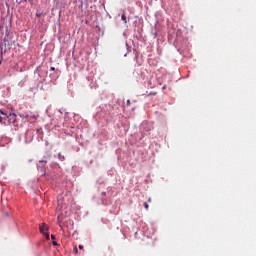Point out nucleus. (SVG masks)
<instances>
[{
  "label": "nucleus",
  "instance_id": "6",
  "mask_svg": "<svg viewBox=\"0 0 256 256\" xmlns=\"http://www.w3.org/2000/svg\"><path fill=\"white\" fill-rule=\"evenodd\" d=\"M73 252H74L75 254L79 253V250L77 249V246L74 247Z\"/></svg>",
  "mask_w": 256,
  "mask_h": 256
},
{
  "label": "nucleus",
  "instance_id": "4",
  "mask_svg": "<svg viewBox=\"0 0 256 256\" xmlns=\"http://www.w3.org/2000/svg\"><path fill=\"white\" fill-rule=\"evenodd\" d=\"M122 21H124V23H127V16L125 15V11L123 12L122 16H121Z\"/></svg>",
  "mask_w": 256,
  "mask_h": 256
},
{
  "label": "nucleus",
  "instance_id": "10",
  "mask_svg": "<svg viewBox=\"0 0 256 256\" xmlns=\"http://www.w3.org/2000/svg\"><path fill=\"white\" fill-rule=\"evenodd\" d=\"M36 17H41V13H36Z\"/></svg>",
  "mask_w": 256,
  "mask_h": 256
},
{
  "label": "nucleus",
  "instance_id": "7",
  "mask_svg": "<svg viewBox=\"0 0 256 256\" xmlns=\"http://www.w3.org/2000/svg\"><path fill=\"white\" fill-rule=\"evenodd\" d=\"M144 208L146 209V211H147V209H149V204L147 202L144 203Z\"/></svg>",
  "mask_w": 256,
  "mask_h": 256
},
{
  "label": "nucleus",
  "instance_id": "15",
  "mask_svg": "<svg viewBox=\"0 0 256 256\" xmlns=\"http://www.w3.org/2000/svg\"><path fill=\"white\" fill-rule=\"evenodd\" d=\"M0 121H1V118H0Z\"/></svg>",
  "mask_w": 256,
  "mask_h": 256
},
{
  "label": "nucleus",
  "instance_id": "2",
  "mask_svg": "<svg viewBox=\"0 0 256 256\" xmlns=\"http://www.w3.org/2000/svg\"><path fill=\"white\" fill-rule=\"evenodd\" d=\"M0 113L1 115H5L10 123H15V121H17V115L15 113L7 115L3 110H0Z\"/></svg>",
  "mask_w": 256,
  "mask_h": 256
},
{
  "label": "nucleus",
  "instance_id": "13",
  "mask_svg": "<svg viewBox=\"0 0 256 256\" xmlns=\"http://www.w3.org/2000/svg\"><path fill=\"white\" fill-rule=\"evenodd\" d=\"M50 70H51V71H55V67H51Z\"/></svg>",
  "mask_w": 256,
  "mask_h": 256
},
{
  "label": "nucleus",
  "instance_id": "3",
  "mask_svg": "<svg viewBox=\"0 0 256 256\" xmlns=\"http://www.w3.org/2000/svg\"><path fill=\"white\" fill-rule=\"evenodd\" d=\"M51 239H52V245H54V247H57V241H55V235H51Z\"/></svg>",
  "mask_w": 256,
  "mask_h": 256
},
{
  "label": "nucleus",
  "instance_id": "5",
  "mask_svg": "<svg viewBox=\"0 0 256 256\" xmlns=\"http://www.w3.org/2000/svg\"><path fill=\"white\" fill-rule=\"evenodd\" d=\"M58 157L61 161H63V159H65V156L61 155V153L58 154Z\"/></svg>",
  "mask_w": 256,
  "mask_h": 256
},
{
  "label": "nucleus",
  "instance_id": "14",
  "mask_svg": "<svg viewBox=\"0 0 256 256\" xmlns=\"http://www.w3.org/2000/svg\"><path fill=\"white\" fill-rule=\"evenodd\" d=\"M79 249H83V245H79Z\"/></svg>",
  "mask_w": 256,
  "mask_h": 256
},
{
  "label": "nucleus",
  "instance_id": "8",
  "mask_svg": "<svg viewBox=\"0 0 256 256\" xmlns=\"http://www.w3.org/2000/svg\"><path fill=\"white\" fill-rule=\"evenodd\" d=\"M39 163H42V165H47V161H40Z\"/></svg>",
  "mask_w": 256,
  "mask_h": 256
},
{
  "label": "nucleus",
  "instance_id": "9",
  "mask_svg": "<svg viewBox=\"0 0 256 256\" xmlns=\"http://www.w3.org/2000/svg\"><path fill=\"white\" fill-rule=\"evenodd\" d=\"M148 95H157V92H150Z\"/></svg>",
  "mask_w": 256,
  "mask_h": 256
},
{
  "label": "nucleus",
  "instance_id": "11",
  "mask_svg": "<svg viewBox=\"0 0 256 256\" xmlns=\"http://www.w3.org/2000/svg\"><path fill=\"white\" fill-rule=\"evenodd\" d=\"M127 105H131V100H127Z\"/></svg>",
  "mask_w": 256,
  "mask_h": 256
},
{
  "label": "nucleus",
  "instance_id": "12",
  "mask_svg": "<svg viewBox=\"0 0 256 256\" xmlns=\"http://www.w3.org/2000/svg\"><path fill=\"white\" fill-rule=\"evenodd\" d=\"M152 199L151 198H148V203H152Z\"/></svg>",
  "mask_w": 256,
  "mask_h": 256
},
{
  "label": "nucleus",
  "instance_id": "1",
  "mask_svg": "<svg viewBox=\"0 0 256 256\" xmlns=\"http://www.w3.org/2000/svg\"><path fill=\"white\" fill-rule=\"evenodd\" d=\"M40 233H42V235H45L46 239L49 241V233L47 231H49V227L47 226V224L43 223L42 225H40L39 227Z\"/></svg>",
  "mask_w": 256,
  "mask_h": 256
}]
</instances>
